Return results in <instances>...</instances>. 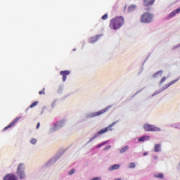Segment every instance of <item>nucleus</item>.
<instances>
[{
    "mask_svg": "<svg viewBox=\"0 0 180 180\" xmlns=\"http://www.w3.org/2000/svg\"><path fill=\"white\" fill-rule=\"evenodd\" d=\"M176 15V13H175L174 11H173L172 13H170L169 14V15L167 16V19H172V18H174V16H175Z\"/></svg>",
    "mask_w": 180,
    "mask_h": 180,
    "instance_id": "4be33fe9",
    "label": "nucleus"
},
{
    "mask_svg": "<svg viewBox=\"0 0 180 180\" xmlns=\"http://www.w3.org/2000/svg\"><path fill=\"white\" fill-rule=\"evenodd\" d=\"M52 108H54L56 106V101H53V102L51 103Z\"/></svg>",
    "mask_w": 180,
    "mask_h": 180,
    "instance_id": "f704fd0d",
    "label": "nucleus"
},
{
    "mask_svg": "<svg viewBox=\"0 0 180 180\" xmlns=\"http://www.w3.org/2000/svg\"><path fill=\"white\" fill-rule=\"evenodd\" d=\"M74 174H75V169H72L68 172V175L70 176L74 175Z\"/></svg>",
    "mask_w": 180,
    "mask_h": 180,
    "instance_id": "bb28decb",
    "label": "nucleus"
},
{
    "mask_svg": "<svg viewBox=\"0 0 180 180\" xmlns=\"http://www.w3.org/2000/svg\"><path fill=\"white\" fill-rule=\"evenodd\" d=\"M154 160H158V156H154Z\"/></svg>",
    "mask_w": 180,
    "mask_h": 180,
    "instance_id": "4c0bfd02",
    "label": "nucleus"
},
{
    "mask_svg": "<svg viewBox=\"0 0 180 180\" xmlns=\"http://www.w3.org/2000/svg\"><path fill=\"white\" fill-rule=\"evenodd\" d=\"M172 126V127H174V129H180V124H174Z\"/></svg>",
    "mask_w": 180,
    "mask_h": 180,
    "instance_id": "c85d7f7f",
    "label": "nucleus"
},
{
    "mask_svg": "<svg viewBox=\"0 0 180 180\" xmlns=\"http://www.w3.org/2000/svg\"><path fill=\"white\" fill-rule=\"evenodd\" d=\"M110 148H112V146L109 145L108 146H105L103 150L104 151H107L108 150H110Z\"/></svg>",
    "mask_w": 180,
    "mask_h": 180,
    "instance_id": "c756f323",
    "label": "nucleus"
},
{
    "mask_svg": "<svg viewBox=\"0 0 180 180\" xmlns=\"http://www.w3.org/2000/svg\"><path fill=\"white\" fill-rule=\"evenodd\" d=\"M128 168H130L131 169L136 168V163L134 162L129 163L128 165Z\"/></svg>",
    "mask_w": 180,
    "mask_h": 180,
    "instance_id": "b1692460",
    "label": "nucleus"
},
{
    "mask_svg": "<svg viewBox=\"0 0 180 180\" xmlns=\"http://www.w3.org/2000/svg\"><path fill=\"white\" fill-rule=\"evenodd\" d=\"M117 123H119V121L113 122L105 128H103L101 130L98 131L97 133L94 134V136L92 138L89 139V141L87 142V144H89V143H92V141H94V140H95L96 139H98L99 136H102V134H105V133H108L109 130L112 131V130H113L112 127H113V126H115V124H117Z\"/></svg>",
    "mask_w": 180,
    "mask_h": 180,
    "instance_id": "f03ea898",
    "label": "nucleus"
},
{
    "mask_svg": "<svg viewBox=\"0 0 180 180\" xmlns=\"http://www.w3.org/2000/svg\"><path fill=\"white\" fill-rule=\"evenodd\" d=\"M3 180H18V176L13 174H7L3 177Z\"/></svg>",
    "mask_w": 180,
    "mask_h": 180,
    "instance_id": "9d476101",
    "label": "nucleus"
},
{
    "mask_svg": "<svg viewBox=\"0 0 180 180\" xmlns=\"http://www.w3.org/2000/svg\"><path fill=\"white\" fill-rule=\"evenodd\" d=\"M124 25V18L123 16H117L110 20L109 27L113 30H119Z\"/></svg>",
    "mask_w": 180,
    "mask_h": 180,
    "instance_id": "f257e3e1",
    "label": "nucleus"
},
{
    "mask_svg": "<svg viewBox=\"0 0 180 180\" xmlns=\"http://www.w3.org/2000/svg\"><path fill=\"white\" fill-rule=\"evenodd\" d=\"M75 50H76V49H73V51H75Z\"/></svg>",
    "mask_w": 180,
    "mask_h": 180,
    "instance_id": "79ce46f5",
    "label": "nucleus"
},
{
    "mask_svg": "<svg viewBox=\"0 0 180 180\" xmlns=\"http://www.w3.org/2000/svg\"><path fill=\"white\" fill-rule=\"evenodd\" d=\"M114 180H122V178H116Z\"/></svg>",
    "mask_w": 180,
    "mask_h": 180,
    "instance_id": "ea45409f",
    "label": "nucleus"
},
{
    "mask_svg": "<svg viewBox=\"0 0 180 180\" xmlns=\"http://www.w3.org/2000/svg\"><path fill=\"white\" fill-rule=\"evenodd\" d=\"M167 77L166 76H164L160 81L159 82V85H162V84H164V82L165 81H167Z\"/></svg>",
    "mask_w": 180,
    "mask_h": 180,
    "instance_id": "393cba45",
    "label": "nucleus"
},
{
    "mask_svg": "<svg viewBox=\"0 0 180 180\" xmlns=\"http://www.w3.org/2000/svg\"><path fill=\"white\" fill-rule=\"evenodd\" d=\"M64 155V151H58L51 160H49L46 163V167H51L54 165L60 159L61 157Z\"/></svg>",
    "mask_w": 180,
    "mask_h": 180,
    "instance_id": "423d86ee",
    "label": "nucleus"
},
{
    "mask_svg": "<svg viewBox=\"0 0 180 180\" xmlns=\"http://www.w3.org/2000/svg\"><path fill=\"white\" fill-rule=\"evenodd\" d=\"M112 108V105H108L105 108L101 110L98 112H88L85 114V119H93V117H96L98 116H101V115H103V113H106L109 109H111Z\"/></svg>",
    "mask_w": 180,
    "mask_h": 180,
    "instance_id": "20e7f679",
    "label": "nucleus"
},
{
    "mask_svg": "<svg viewBox=\"0 0 180 180\" xmlns=\"http://www.w3.org/2000/svg\"><path fill=\"white\" fill-rule=\"evenodd\" d=\"M27 110H29V108H27V109H26V112H27Z\"/></svg>",
    "mask_w": 180,
    "mask_h": 180,
    "instance_id": "a19ab883",
    "label": "nucleus"
},
{
    "mask_svg": "<svg viewBox=\"0 0 180 180\" xmlns=\"http://www.w3.org/2000/svg\"><path fill=\"white\" fill-rule=\"evenodd\" d=\"M143 129L146 131H161V128L148 124H143Z\"/></svg>",
    "mask_w": 180,
    "mask_h": 180,
    "instance_id": "1a4fd4ad",
    "label": "nucleus"
},
{
    "mask_svg": "<svg viewBox=\"0 0 180 180\" xmlns=\"http://www.w3.org/2000/svg\"><path fill=\"white\" fill-rule=\"evenodd\" d=\"M153 19H154V15L148 12L144 13L141 16V23H151V22H153Z\"/></svg>",
    "mask_w": 180,
    "mask_h": 180,
    "instance_id": "6e6552de",
    "label": "nucleus"
},
{
    "mask_svg": "<svg viewBox=\"0 0 180 180\" xmlns=\"http://www.w3.org/2000/svg\"><path fill=\"white\" fill-rule=\"evenodd\" d=\"M91 180H102V177L101 176L94 177Z\"/></svg>",
    "mask_w": 180,
    "mask_h": 180,
    "instance_id": "7c9ffc66",
    "label": "nucleus"
},
{
    "mask_svg": "<svg viewBox=\"0 0 180 180\" xmlns=\"http://www.w3.org/2000/svg\"><path fill=\"white\" fill-rule=\"evenodd\" d=\"M120 165L119 164H115L113 165H111L108 167V171H117V169H120Z\"/></svg>",
    "mask_w": 180,
    "mask_h": 180,
    "instance_id": "2eb2a0df",
    "label": "nucleus"
},
{
    "mask_svg": "<svg viewBox=\"0 0 180 180\" xmlns=\"http://www.w3.org/2000/svg\"><path fill=\"white\" fill-rule=\"evenodd\" d=\"M162 74H164V71L159 70L156 73L153 74V78H159V77H162Z\"/></svg>",
    "mask_w": 180,
    "mask_h": 180,
    "instance_id": "f3484780",
    "label": "nucleus"
},
{
    "mask_svg": "<svg viewBox=\"0 0 180 180\" xmlns=\"http://www.w3.org/2000/svg\"><path fill=\"white\" fill-rule=\"evenodd\" d=\"M154 176H155V178H160V179H164V174L162 173L155 174Z\"/></svg>",
    "mask_w": 180,
    "mask_h": 180,
    "instance_id": "5701e85b",
    "label": "nucleus"
},
{
    "mask_svg": "<svg viewBox=\"0 0 180 180\" xmlns=\"http://www.w3.org/2000/svg\"><path fill=\"white\" fill-rule=\"evenodd\" d=\"M16 175L20 180L26 179L25 164L20 163L16 169Z\"/></svg>",
    "mask_w": 180,
    "mask_h": 180,
    "instance_id": "39448f33",
    "label": "nucleus"
},
{
    "mask_svg": "<svg viewBox=\"0 0 180 180\" xmlns=\"http://www.w3.org/2000/svg\"><path fill=\"white\" fill-rule=\"evenodd\" d=\"M150 139V136H141L139 140L138 141H141V142H143V141H148Z\"/></svg>",
    "mask_w": 180,
    "mask_h": 180,
    "instance_id": "6ab92c4d",
    "label": "nucleus"
},
{
    "mask_svg": "<svg viewBox=\"0 0 180 180\" xmlns=\"http://www.w3.org/2000/svg\"><path fill=\"white\" fill-rule=\"evenodd\" d=\"M101 18L103 20H106V19H108V14H105L101 17Z\"/></svg>",
    "mask_w": 180,
    "mask_h": 180,
    "instance_id": "2f4dec72",
    "label": "nucleus"
},
{
    "mask_svg": "<svg viewBox=\"0 0 180 180\" xmlns=\"http://www.w3.org/2000/svg\"><path fill=\"white\" fill-rule=\"evenodd\" d=\"M139 92H141V90H140L139 91H137V92L134 94V96H136V95H137V94H139Z\"/></svg>",
    "mask_w": 180,
    "mask_h": 180,
    "instance_id": "58836bf2",
    "label": "nucleus"
},
{
    "mask_svg": "<svg viewBox=\"0 0 180 180\" xmlns=\"http://www.w3.org/2000/svg\"><path fill=\"white\" fill-rule=\"evenodd\" d=\"M37 105H39V101H35V102H34V103L30 106V108H35V106H36Z\"/></svg>",
    "mask_w": 180,
    "mask_h": 180,
    "instance_id": "cd10ccee",
    "label": "nucleus"
},
{
    "mask_svg": "<svg viewBox=\"0 0 180 180\" xmlns=\"http://www.w3.org/2000/svg\"><path fill=\"white\" fill-rule=\"evenodd\" d=\"M161 147H162V145H161V143L155 144L153 151L155 153H161V151H162V149L161 148Z\"/></svg>",
    "mask_w": 180,
    "mask_h": 180,
    "instance_id": "4468645a",
    "label": "nucleus"
},
{
    "mask_svg": "<svg viewBox=\"0 0 180 180\" xmlns=\"http://www.w3.org/2000/svg\"><path fill=\"white\" fill-rule=\"evenodd\" d=\"M174 12L176 13H180V7L174 10Z\"/></svg>",
    "mask_w": 180,
    "mask_h": 180,
    "instance_id": "72a5a7b5",
    "label": "nucleus"
},
{
    "mask_svg": "<svg viewBox=\"0 0 180 180\" xmlns=\"http://www.w3.org/2000/svg\"><path fill=\"white\" fill-rule=\"evenodd\" d=\"M137 8L136 4H131L128 7V12H134V10Z\"/></svg>",
    "mask_w": 180,
    "mask_h": 180,
    "instance_id": "a211bd4d",
    "label": "nucleus"
},
{
    "mask_svg": "<svg viewBox=\"0 0 180 180\" xmlns=\"http://www.w3.org/2000/svg\"><path fill=\"white\" fill-rule=\"evenodd\" d=\"M67 123V121L65 120H61L60 121H58L52 124V126L49 128L48 131L49 134H53V133H56V131H58L60 129H62V127H64L65 126V124Z\"/></svg>",
    "mask_w": 180,
    "mask_h": 180,
    "instance_id": "7ed1b4c3",
    "label": "nucleus"
},
{
    "mask_svg": "<svg viewBox=\"0 0 180 180\" xmlns=\"http://www.w3.org/2000/svg\"><path fill=\"white\" fill-rule=\"evenodd\" d=\"M146 155H148V153L147 152L143 153V156L146 157Z\"/></svg>",
    "mask_w": 180,
    "mask_h": 180,
    "instance_id": "e433bc0d",
    "label": "nucleus"
},
{
    "mask_svg": "<svg viewBox=\"0 0 180 180\" xmlns=\"http://www.w3.org/2000/svg\"><path fill=\"white\" fill-rule=\"evenodd\" d=\"M30 143L34 146V144L37 143V139L34 138H32L30 140Z\"/></svg>",
    "mask_w": 180,
    "mask_h": 180,
    "instance_id": "a878e982",
    "label": "nucleus"
},
{
    "mask_svg": "<svg viewBox=\"0 0 180 180\" xmlns=\"http://www.w3.org/2000/svg\"><path fill=\"white\" fill-rule=\"evenodd\" d=\"M178 81H179V78L173 80L172 82H169L168 84H165L162 88L156 90L153 94H152V97L156 96V95H158L160 94H161V92H163V91H165V89H168V88H169V86L174 85V84H176V82H178Z\"/></svg>",
    "mask_w": 180,
    "mask_h": 180,
    "instance_id": "0eeeda50",
    "label": "nucleus"
},
{
    "mask_svg": "<svg viewBox=\"0 0 180 180\" xmlns=\"http://www.w3.org/2000/svg\"><path fill=\"white\" fill-rule=\"evenodd\" d=\"M40 127V122H38L36 127V129H39Z\"/></svg>",
    "mask_w": 180,
    "mask_h": 180,
    "instance_id": "c9c22d12",
    "label": "nucleus"
},
{
    "mask_svg": "<svg viewBox=\"0 0 180 180\" xmlns=\"http://www.w3.org/2000/svg\"><path fill=\"white\" fill-rule=\"evenodd\" d=\"M21 118H22V116L18 117H16L15 119H14V120H13V122H12L9 125H8L7 127H6L4 128V130H8V129L12 127V126H15V124H16V123H18V122L19 121V120L21 119Z\"/></svg>",
    "mask_w": 180,
    "mask_h": 180,
    "instance_id": "f8f14e48",
    "label": "nucleus"
},
{
    "mask_svg": "<svg viewBox=\"0 0 180 180\" xmlns=\"http://www.w3.org/2000/svg\"><path fill=\"white\" fill-rule=\"evenodd\" d=\"M44 90H45V89L44 88L43 89V91H40L39 92V95H44V94H46L45 92H44Z\"/></svg>",
    "mask_w": 180,
    "mask_h": 180,
    "instance_id": "473e14b6",
    "label": "nucleus"
},
{
    "mask_svg": "<svg viewBox=\"0 0 180 180\" xmlns=\"http://www.w3.org/2000/svg\"><path fill=\"white\" fill-rule=\"evenodd\" d=\"M129 148H130V147H129V146H124V148L120 149V154H123L124 153H126V151H127V150H129Z\"/></svg>",
    "mask_w": 180,
    "mask_h": 180,
    "instance_id": "412c9836",
    "label": "nucleus"
},
{
    "mask_svg": "<svg viewBox=\"0 0 180 180\" xmlns=\"http://www.w3.org/2000/svg\"><path fill=\"white\" fill-rule=\"evenodd\" d=\"M155 0H143V5L145 6H151Z\"/></svg>",
    "mask_w": 180,
    "mask_h": 180,
    "instance_id": "dca6fc26",
    "label": "nucleus"
},
{
    "mask_svg": "<svg viewBox=\"0 0 180 180\" xmlns=\"http://www.w3.org/2000/svg\"><path fill=\"white\" fill-rule=\"evenodd\" d=\"M60 75L63 76V82H65L67 80V75H70V71L69 70H65V71H60Z\"/></svg>",
    "mask_w": 180,
    "mask_h": 180,
    "instance_id": "ddd939ff",
    "label": "nucleus"
},
{
    "mask_svg": "<svg viewBox=\"0 0 180 180\" xmlns=\"http://www.w3.org/2000/svg\"><path fill=\"white\" fill-rule=\"evenodd\" d=\"M103 34H97L94 37H91L90 39H89V43H96V41H98L101 37H102Z\"/></svg>",
    "mask_w": 180,
    "mask_h": 180,
    "instance_id": "9b49d317",
    "label": "nucleus"
},
{
    "mask_svg": "<svg viewBox=\"0 0 180 180\" xmlns=\"http://www.w3.org/2000/svg\"><path fill=\"white\" fill-rule=\"evenodd\" d=\"M108 143H109V141H105L104 142H102L101 143L98 144L96 146V148H101V147H102L103 146H106V144H108Z\"/></svg>",
    "mask_w": 180,
    "mask_h": 180,
    "instance_id": "aec40b11",
    "label": "nucleus"
}]
</instances>
